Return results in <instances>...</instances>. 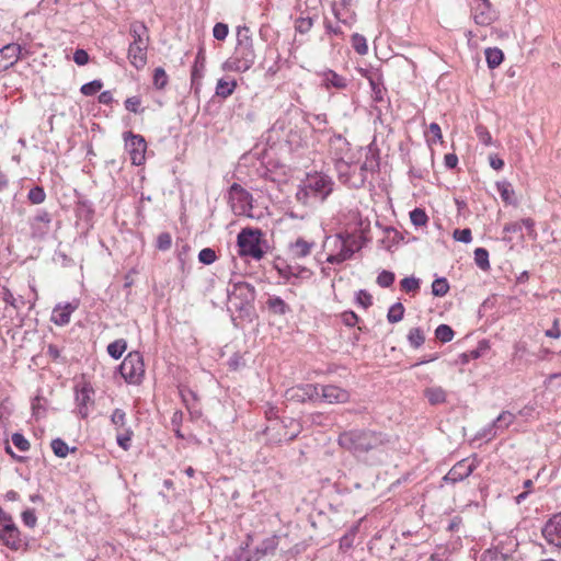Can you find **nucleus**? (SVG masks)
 I'll use <instances>...</instances> for the list:
<instances>
[{"instance_id":"nucleus-59","label":"nucleus","mask_w":561,"mask_h":561,"mask_svg":"<svg viewBox=\"0 0 561 561\" xmlns=\"http://www.w3.org/2000/svg\"><path fill=\"white\" fill-rule=\"evenodd\" d=\"M476 134H477V137H478L479 141L482 145H484V146L492 145V136L489 133V130L486 129V127H484L482 125H478L476 127Z\"/></svg>"},{"instance_id":"nucleus-13","label":"nucleus","mask_w":561,"mask_h":561,"mask_svg":"<svg viewBox=\"0 0 561 561\" xmlns=\"http://www.w3.org/2000/svg\"><path fill=\"white\" fill-rule=\"evenodd\" d=\"M286 397L295 402L305 403L320 399L319 387L313 383H301L286 391Z\"/></svg>"},{"instance_id":"nucleus-52","label":"nucleus","mask_w":561,"mask_h":561,"mask_svg":"<svg viewBox=\"0 0 561 561\" xmlns=\"http://www.w3.org/2000/svg\"><path fill=\"white\" fill-rule=\"evenodd\" d=\"M394 279H396V275L393 272L383 270L378 274L376 283L378 284V286H380L382 288H388V287L392 286V284L394 283Z\"/></svg>"},{"instance_id":"nucleus-54","label":"nucleus","mask_w":561,"mask_h":561,"mask_svg":"<svg viewBox=\"0 0 561 561\" xmlns=\"http://www.w3.org/2000/svg\"><path fill=\"white\" fill-rule=\"evenodd\" d=\"M216 259V252L211 248H204L198 253V261L205 265L213 264Z\"/></svg>"},{"instance_id":"nucleus-53","label":"nucleus","mask_w":561,"mask_h":561,"mask_svg":"<svg viewBox=\"0 0 561 561\" xmlns=\"http://www.w3.org/2000/svg\"><path fill=\"white\" fill-rule=\"evenodd\" d=\"M131 436L133 431L130 428H125L124 433H118L116 435L117 445L124 450H128L131 446Z\"/></svg>"},{"instance_id":"nucleus-40","label":"nucleus","mask_w":561,"mask_h":561,"mask_svg":"<svg viewBox=\"0 0 561 561\" xmlns=\"http://www.w3.org/2000/svg\"><path fill=\"white\" fill-rule=\"evenodd\" d=\"M352 47L358 55H366L368 53V45L365 36L359 33H354L351 37Z\"/></svg>"},{"instance_id":"nucleus-49","label":"nucleus","mask_w":561,"mask_h":561,"mask_svg":"<svg viewBox=\"0 0 561 561\" xmlns=\"http://www.w3.org/2000/svg\"><path fill=\"white\" fill-rule=\"evenodd\" d=\"M103 88V82L99 79L92 80L88 83H84L80 88V92L85 96H91L96 94Z\"/></svg>"},{"instance_id":"nucleus-7","label":"nucleus","mask_w":561,"mask_h":561,"mask_svg":"<svg viewBox=\"0 0 561 561\" xmlns=\"http://www.w3.org/2000/svg\"><path fill=\"white\" fill-rule=\"evenodd\" d=\"M122 377L128 383H139L145 374L142 355L139 352H130L118 367Z\"/></svg>"},{"instance_id":"nucleus-62","label":"nucleus","mask_w":561,"mask_h":561,"mask_svg":"<svg viewBox=\"0 0 561 561\" xmlns=\"http://www.w3.org/2000/svg\"><path fill=\"white\" fill-rule=\"evenodd\" d=\"M21 517H22L23 524L26 527L34 528L36 526L37 517L35 515L34 510L27 508V510L23 511L21 514Z\"/></svg>"},{"instance_id":"nucleus-58","label":"nucleus","mask_w":561,"mask_h":561,"mask_svg":"<svg viewBox=\"0 0 561 561\" xmlns=\"http://www.w3.org/2000/svg\"><path fill=\"white\" fill-rule=\"evenodd\" d=\"M356 302L364 309H368L373 305V297L365 289H360L356 294Z\"/></svg>"},{"instance_id":"nucleus-45","label":"nucleus","mask_w":561,"mask_h":561,"mask_svg":"<svg viewBox=\"0 0 561 561\" xmlns=\"http://www.w3.org/2000/svg\"><path fill=\"white\" fill-rule=\"evenodd\" d=\"M314 19L311 16H299L295 21V30L300 34H307L313 26Z\"/></svg>"},{"instance_id":"nucleus-2","label":"nucleus","mask_w":561,"mask_h":561,"mask_svg":"<svg viewBox=\"0 0 561 561\" xmlns=\"http://www.w3.org/2000/svg\"><path fill=\"white\" fill-rule=\"evenodd\" d=\"M255 59L256 54L250 28L245 25L238 26L234 53L222 64V70L245 72L254 65Z\"/></svg>"},{"instance_id":"nucleus-10","label":"nucleus","mask_w":561,"mask_h":561,"mask_svg":"<svg viewBox=\"0 0 561 561\" xmlns=\"http://www.w3.org/2000/svg\"><path fill=\"white\" fill-rule=\"evenodd\" d=\"M478 463L479 462L476 456L472 459H461L449 469V471L444 476L443 480L450 484L461 482L476 470Z\"/></svg>"},{"instance_id":"nucleus-57","label":"nucleus","mask_w":561,"mask_h":561,"mask_svg":"<svg viewBox=\"0 0 561 561\" xmlns=\"http://www.w3.org/2000/svg\"><path fill=\"white\" fill-rule=\"evenodd\" d=\"M426 136L428 142H436L442 140L443 136L440 126L437 123H431Z\"/></svg>"},{"instance_id":"nucleus-44","label":"nucleus","mask_w":561,"mask_h":561,"mask_svg":"<svg viewBox=\"0 0 561 561\" xmlns=\"http://www.w3.org/2000/svg\"><path fill=\"white\" fill-rule=\"evenodd\" d=\"M50 447L55 454V456L59 458H66L69 454V446L61 438H55L50 443Z\"/></svg>"},{"instance_id":"nucleus-60","label":"nucleus","mask_w":561,"mask_h":561,"mask_svg":"<svg viewBox=\"0 0 561 561\" xmlns=\"http://www.w3.org/2000/svg\"><path fill=\"white\" fill-rule=\"evenodd\" d=\"M228 33H229V27L226 23L218 22L215 24V26L213 28V36L217 41H225L226 37L228 36Z\"/></svg>"},{"instance_id":"nucleus-22","label":"nucleus","mask_w":561,"mask_h":561,"mask_svg":"<svg viewBox=\"0 0 561 561\" xmlns=\"http://www.w3.org/2000/svg\"><path fill=\"white\" fill-rule=\"evenodd\" d=\"M265 308L272 316L284 317L290 313L291 307L279 296L267 294Z\"/></svg>"},{"instance_id":"nucleus-38","label":"nucleus","mask_w":561,"mask_h":561,"mask_svg":"<svg viewBox=\"0 0 561 561\" xmlns=\"http://www.w3.org/2000/svg\"><path fill=\"white\" fill-rule=\"evenodd\" d=\"M474 263L482 271H489L491 265L489 261V252L484 248H477L474 250Z\"/></svg>"},{"instance_id":"nucleus-18","label":"nucleus","mask_w":561,"mask_h":561,"mask_svg":"<svg viewBox=\"0 0 561 561\" xmlns=\"http://www.w3.org/2000/svg\"><path fill=\"white\" fill-rule=\"evenodd\" d=\"M78 307V301L56 305L53 309L50 321L58 327L67 325L70 322L72 312L76 311Z\"/></svg>"},{"instance_id":"nucleus-63","label":"nucleus","mask_w":561,"mask_h":561,"mask_svg":"<svg viewBox=\"0 0 561 561\" xmlns=\"http://www.w3.org/2000/svg\"><path fill=\"white\" fill-rule=\"evenodd\" d=\"M454 238L459 242L469 243L472 240V232L469 228L456 229L454 231Z\"/></svg>"},{"instance_id":"nucleus-12","label":"nucleus","mask_w":561,"mask_h":561,"mask_svg":"<svg viewBox=\"0 0 561 561\" xmlns=\"http://www.w3.org/2000/svg\"><path fill=\"white\" fill-rule=\"evenodd\" d=\"M53 216L45 209H38L36 214L30 218L31 236L34 239H44L49 230Z\"/></svg>"},{"instance_id":"nucleus-30","label":"nucleus","mask_w":561,"mask_h":561,"mask_svg":"<svg viewBox=\"0 0 561 561\" xmlns=\"http://www.w3.org/2000/svg\"><path fill=\"white\" fill-rule=\"evenodd\" d=\"M348 241H341V248L340 251L336 254H330L327 257V262L331 264H340L344 261L350 260L354 253L355 249L352 248V244L347 243Z\"/></svg>"},{"instance_id":"nucleus-64","label":"nucleus","mask_w":561,"mask_h":561,"mask_svg":"<svg viewBox=\"0 0 561 561\" xmlns=\"http://www.w3.org/2000/svg\"><path fill=\"white\" fill-rule=\"evenodd\" d=\"M341 319L342 322L350 328L355 327L359 320L358 316L352 310L344 311L341 314Z\"/></svg>"},{"instance_id":"nucleus-21","label":"nucleus","mask_w":561,"mask_h":561,"mask_svg":"<svg viewBox=\"0 0 561 561\" xmlns=\"http://www.w3.org/2000/svg\"><path fill=\"white\" fill-rule=\"evenodd\" d=\"M0 541L11 550H19L21 547L20 530L15 524H4L0 529Z\"/></svg>"},{"instance_id":"nucleus-3","label":"nucleus","mask_w":561,"mask_h":561,"mask_svg":"<svg viewBox=\"0 0 561 561\" xmlns=\"http://www.w3.org/2000/svg\"><path fill=\"white\" fill-rule=\"evenodd\" d=\"M334 181L322 172L308 173L296 192V199L308 206L313 201L323 203L333 192Z\"/></svg>"},{"instance_id":"nucleus-28","label":"nucleus","mask_w":561,"mask_h":561,"mask_svg":"<svg viewBox=\"0 0 561 561\" xmlns=\"http://www.w3.org/2000/svg\"><path fill=\"white\" fill-rule=\"evenodd\" d=\"M129 35L133 41L130 44L148 46L149 45V32L147 26L141 22H133L129 27Z\"/></svg>"},{"instance_id":"nucleus-5","label":"nucleus","mask_w":561,"mask_h":561,"mask_svg":"<svg viewBox=\"0 0 561 561\" xmlns=\"http://www.w3.org/2000/svg\"><path fill=\"white\" fill-rule=\"evenodd\" d=\"M227 298L232 304L240 317H250L254 311V301L256 298L255 287L247 282H229L226 289Z\"/></svg>"},{"instance_id":"nucleus-36","label":"nucleus","mask_w":561,"mask_h":561,"mask_svg":"<svg viewBox=\"0 0 561 561\" xmlns=\"http://www.w3.org/2000/svg\"><path fill=\"white\" fill-rule=\"evenodd\" d=\"M276 548H277V537L273 536V537L264 539L256 547L255 554H257L259 557L267 556V554H273L274 551L276 550Z\"/></svg>"},{"instance_id":"nucleus-51","label":"nucleus","mask_w":561,"mask_h":561,"mask_svg":"<svg viewBox=\"0 0 561 561\" xmlns=\"http://www.w3.org/2000/svg\"><path fill=\"white\" fill-rule=\"evenodd\" d=\"M410 219H411V222L415 226V227H422V226H425L428 221V217L425 213L424 209L422 208H415L413 209L411 213H410Z\"/></svg>"},{"instance_id":"nucleus-35","label":"nucleus","mask_w":561,"mask_h":561,"mask_svg":"<svg viewBox=\"0 0 561 561\" xmlns=\"http://www.w3.org/2000/svg\"><path fill=\"white\" fill-rule=\"evenodd\" d=\"M127 348V341L118 339L107 345V354L114 358L119 359Z\"/></svg>"},{"instance_id":"nucleus-24","label":"nucleus","mask_w":561,"mask_h":561,"mask_svg":"<svg viewBox=\"0 0 561 561\" xmlns=\"http://www.w3.org/2000/svg\"><path fill=\"white\" fill-rule=\"evenodd\" d=\"M320 76L322 78V85L327 90L332 88L336 90H344L348 85V80L345 77L336 73L334 70L327 69L321 72Z\"/></svg>"},{"instance_id":"nucleus-46","label":"nucleus","mask_w":561,"mask_h":561,"mask_svg":"<svg viewBox=\"0 0 561 561\" xmlns=\"http://www.w3.org/2000/svg\"><path fill=\"white\" fill-rule=\"evenodd\" d=\"M27 199L34 205L42 204L46 199V193L42 186L36 185L28 191Z\"/></svg>"},{"instance_id":"nucleus-61","label":"nucleus","mask_w":561,"mask_h":561,"mask_svg":"<svg viewBox=\"0 0 561 561\" xmlns=\"http://www.w3.org/2000/svg\"><path fill=\"white\" fill-rule=\"evenodd\" d=\"M111 422L118 428L125 427L126 413L122 409H115L111 415Z\"/></svg>"},{"instance_id":"nucleus-8","label":"nucleus","mask_w":561,"mask_h":561,"mask_svg":"<svg viewBox=\"0 0 561 561\" xmlns=\"http://www.w3.org/2000/svg\"><path fill=\"white\" fill-rule=\"evenodd\" d=\"M228 204L236 215H249L253 208V196L238 183H232L227 194Z\"/></svg>"},{"instance_id":"nucleus-41","label":"nucleus","mask_w":561,"mask_h":561,"mask_svg":"<svg viewBox=\"0 0 561 561\" xmlns=\"http://www.w3.org/2000/svg\"><path fill=\"white\" fill-rule=\"evenodd\" d=\"M420 279L414 276L404 277L400 282L401 289L407 294H412V296H414L420 290Z\"/></svg>"},{"instance_id":"nucleus-37","label":"nucleus","mask_w":561,"mask_h":561,"mask_svg":"<svg viewBox=\"0 0 561 561\" xmlns=\"http://www.w3.org/2000/svg\"><path fill=\"white\" fill-rule=\"evenodd\" d=\"M407 339L411 347L420 348L425 342V334L421 328L416 327L410 329Z\"/></svg>"},{"instance_id":"nucleus-56","label":"nucleus","mask_w":561,"mask_h":561,"mask_svg":"<svg viewBox=\"0 0 561 561\" xmlns=\"http://www.w3.org/2000/svg\"><path fill=\"white\" fill-rule=\"evenodd\" d=\"M12 443L20 451H27L31 448L30 442L21 433L12 434Z\"/></svg>"},{"instance_id":"nucleus-9","label":"nucleus","mask_w":561,"mask_h":561,"mask_svg":"<svg viewBox=\"0 0 561 561\" xmlns=\"http://www.w3.org/2000/svg\"><path fill=\"white\" fill-rule=\"evenodd\" d=\"M125 147L130 156L134 165H141L146 160L147 142L141 135L133 131L124 133Z\"/></svg>"},{"instance_id":"nucleus-33","label":"nucleus","mask_w":561,"mask_h":561,"mask_svg":"<svg viewBox=\"0 0 561 561\" xmlns=\"http://www.w3.org/2000/svg\"><path fill=\"white\" fill-rule=\"evenodd\" d=\"M424 396L432 405L446 401V391L442 387H430L424 390Z\"/></svg>"},{"instance_id":"nucleus-43","label":"nucleus","mask_w":561,"mask_h":561,"mask_svg":"<svg viewBox=\"0 0 561 561\" xmlns=\"http://www.w3.org/2000/svg\"><path fill=\"white\" fill-rule=\"evenodd\" d=\"M449 290V283L445 277L435 278L432 283V294L436 297H444Z\"/></svg>"},{"instance_id":"nucleus-16","label":"nucleus","mask_w":561,"mask_h":561,"mask_svg":"<svg viewBox=\"0 0 561 561\" xmlns=\"http://www.w3.org/2000/svg\"><path fill=\"white\" fill-rule=\"evenodd\" d=\"M93 393V389L87 383L81 388L76 387V403L78 414L81 419H87L89 416V407L94 404Z\"/></svg>"},{"instance_id":"nucleus-23","label":"nucleus","mask_w":561,"mask_h":561,"mask_svg":"<svg viewBox=\"0 0 561 561\" xmlns=\"http://www.w3.org/2000/svg\"><path fill=\"white\" fill-rule=\"evenodd\" d=\"M206 57L204 48L201 47L195 57L194 65L191 70V84L196 91L201 85L202 78L204 77Z\"/></svg>"},{"instance_id":"nucleus-34","label":"nucleus","mask_w":561,"mask_h":561,"mask_svg":"<svg viewBox=\"0 0 561 561\" xmlns=\"http://www.w3.org/2000/svg\"><path fill=\"white\" fill-rule=\"evenodd\" d=\"M497 192L505 204L512 205L515 204L514 201V190L512 188V184L508 181L496 182Z\"/></svg>"},{"instance_id":"nucleus-6","label":"nucleus","mask_w":561,"mask_h":561,"mask_svg":"<svg viewBox=\"0 0 561 561\" xmlns=\"http://www.w3.org/2000/svg\"><path fill=\"white\" fill-rule=\"evenodd\" d=\"M329 147L335 161L340 181L347 183L350 179L346 170H350L354 164V160L350 157L351 144L341 134H334L329 140Z\"/></svg>"},{"instance_id":"nucleus-14","label":"nucleus","mask_w":561,"mask_h":561,"mask_svg":"<svg viewBox=\"0 0 561 561\" xmlns=\"http://www.w3.org/2000/svg\"><path fill=\"white\" fill-rule=\"evenodd\" d=\"M379 169V161L375 157V154H370V157H366L365 162L359 167L358 173H353L352 175L347 173L350 181L346 184H350V186L359 188L364 186L366 180H367V172H375ZM348 172V170H346Z\"/></svg>"},{"instance_id":"nucleus-55","label":"nucleus","mask_w":561,"mask_h":561,"mask_svg":"<svg viewBox=\"0 0 561 561\" xmlns=\"http://www.w3.org/2000/svg\"><path fill=\"white\" fill-rule=\"evenodd\" d=\"M172 245V236L169 232H161L157 237L156 248L160 251H168Z\"/></svg>"},{"instance_id":"nucleus-39","label":"nucleus","mask_w":561,"mask_h":561,"mask_svg":"<svg viewBox=\"0 0 561 561\" xmlns=\"http://www.w3.org/2000/svg\"><path fill=\"white\" fill-rule=\"evenodd\" d=\"M404 306L401 302L393 304L387 313V320L389 323H397L404 317Z\"/></svg>"},{"instance_id":"nucleus-50","label":"nucleus","mask_w":561,"mask_h":561,"mask_svg":"<svg viewBox=\"0 0 561 561\" xmlns=\"http://www.w3.org/2000/svg\"><path fill=\"white\" fill-rule=\"evenodd\" d=\"M169 77L162 67H158L153 71V85L158 90H162L168 84Z\"/></svg>"},{"instance_id":"nucleus-47","label":"nucleus","mask_w":561,"mask_h":561,"mask_svg":"<svg viewBox=\"0 0 561 561\" xmlns=\"http://www.w3.org/2000/svg\"><path fill=\"white\" fill-rule=\"evenodd\" d=\"M370 88H371V96L376 103H381L385 101L386 88L382 83L375 81L374 79H369Z\"/></svg>"},{"instance_id":"nucleus-17","label":"nucleus","mask_w":561,"mask_h":561,"mask_svg":"<svg viewBox=\"0 0 561 561\" xmlns=\"http://www.w3.org/2000/svg\"><path fill=\"white\" fill-rule=\"evenodd\" d=\"M473 19L478 25L488 26L496 20V13L489 0L478 1L473 7Z\"/></svg>"},{"instance_id":"nucleus-29","label":"nucleus","mask_w":561,"mask_h":561,"mask_svg":"<svg viewBox=\"0 0 561 561\" xmlns=\"http://www.w3.org/2000/svg\"><path fill=\"white\" fill-rule=\"evenodd\" d=\"M515 420V416L513 413L508 412V411H504L502 412L492 423V425H490L489 428H485L481 435V437H492L495 435V433L493 432V428H501V430H504V428H507L512 423L513 421Z\"/></svg>"},{"instance_id":"nucleus-11","label":"nucleus","mask_w":561,"mask_h":561,"mask_svg":"<svg viewBox=\"0 0 561 561\" xmlns=\"http://www.w3.org/2000/svg\"><path fill=\"white\" fill-rule=\"evenodd\" d=\"M278 275L285 279L286 283L298 285V280L310 279L313 272L301 265H291L287 263L275 264Z\"/></svg>"},{"instance_id":"nucleus-26","label":"nucleus","mask_w":561,"mask_h":561,"mask_svg":"<svg viewBox=\"0 0 561 561\" xmlns=\"http://www.w3.org/2000/svg\"><path fill=\"white\" fill-rule=\"evenodd\" d=\"M147 50L148 46L129 44L128 59L135 68L141 69L145 67L147 64Z\"/></svg>"},{"instance_id":"nucleus-48","label":"nucleus","mask_w":561,"mask_h":561,"mask_svg":"<svg viewBox=\"0 0 561 561\" xmlns=\"http://www.w3.org/2000/svg\"><path fill=\"white\" fill-rule=\"evenodd\" d=\"M337 238L340 241H348L347 243L352 244V248H354L355 251L360 250L364 243V238L362 236H355L348 232L339 233Z\"/></svg>"},{"instance_id":"nucleus-20","label":"nucleus","mask_w":561,"mask_h":561,"mask_svg":"<svg viewBox=\"0 0 561 561\" xmlns=\"http://www.w3.org/2000/svg\"><path fill=\"white\" fill-rule=\"evenodd\" d=\"M350 392L334 385L321 387L320 398L330 404L345 403L350 400Z\"/></svg>"},{"instance_id":"nucleus-1","label":"nucleus","mask_w":561,"mask_h":561,"mask_svg":"<svg viewBox=\"0 0 561 561\" xmlns=\"http://www.w3.org/2000/svg\"><path fill=\"white\" fill-rule=\"evenodd\" d=\"M337 444L370 466L383 463L393 447L388 433L368 427L343 431L337 437Z\"/></svg>"},{"instance_id":"nucleus-42","label":"nucleus","mask_w":561,"mask_h":561,"mask_svg":"<svg viewBox=\"0 0 561 561\" xmlns=\"http://www.w3.org/2000/svg\"><path fill=\"white\" fill-rule=\"evenodd\" d=\"M455 332L448 324H439L435 329V337L442 343L450 342L454 339Z\"/></svg>"},{"instance_id":"nucleus-31","label":"nucleus","mask_w":561,"mask_h":561,"mask_svg":"<svg viewBox=\"0 0 561 561\" xmlns=\"http://www.w3.org/2000/svg\"><path fill=\"white\" fill-rule=\"evenodd\" d=\"M236 88L237 81L234 79L228 81L225 78H220L217 81L215 93L221 99H227L234 92Z\"/></svg>"},{"instance_id":"nucleus-32","label":"nucleus","mask_w":561,"mask_h":561,"mask_svg":"<svg viewBox=\"0 0 561 561\" xmlns=\"http://www.w3.org/2000/svg\"><path fill=\"white\" fill-rule=\"evenodd\" d=\"M485 60L490 69L499 67L504 59L503 51L497 47H489L484 51Z\"/></svg>"},{"instance_id":"nucleus-27","label":"nucleus","mask_w":561,"mask_h":561,"mask_svg":"<svg viewBox=\"0 0 561 561\" xmlns=\"http://www.w3.org/2000/svg\"><path fill=\"white\" fill-rule=\"evenodd\" d=\"M290 425L295 427L291 432L284 431V434L277 432L275 436L271 434L272 431L275 430V427H266L265 434L268 436V440L274 444L294 440L300 432V425L298 423H295L294 420H290Z\"/></svg>"},{"instance_id":"nucleus-25","label":"nucleus","mask_w":561,"mask_h":561,"mask_svg":"<svg viewBox=\"0 0 561 561\" xmlns=\"http://www.w3.org/2000/svg\"><path fill=\"white\" fill-rule=\"evenodd\" d=\"M316 247L313 241H307L298 238L295 242L289 243L288 252L294 259H304L308 256Z\"/></svg>"},{"instance_id":"nucleus-19","label":"nucleus","mask_w":561,"mask_h":561,"mask_svg":"<svg viewBox=\"0 0 561 561\" xmlns=\"http://www.w3.org/2000/svg\"><path fill=\"white\" fill-rule=\"evenodd\" d=\"M22 51L21 45L10 43L0 48V72L8 70L20 59Z\"/></svg>"},{"instance_id":"nucleus-15","label":"nucleus","mask_w":561,"mask_h":561,"mask_svg":"<svg viewBox=\"0 0 561 561\" xmlns=\"http://www.w3.org/2000/svg\"><path fill=\"white\" fill-rule=\"evenodd\" d=\"M541 534L549 545L561 548V512L552 515L546 522Z\"/></svg>"},{"instance_id":"nucleus-4","label":"nucleus","mask_w":561,"mask_h":561,"mask_svg":"<svg viewBox=\"0 0 561 561\" xmlns=\"http://www.w3.org/2000/svg\"><path fill=\"white\" fill-rule=\"evenodd\" d=\"M238 254L241 257H251L261 261L267 252V241L259 228H243L237 236Z\"/></svg>"}]
</instances>
